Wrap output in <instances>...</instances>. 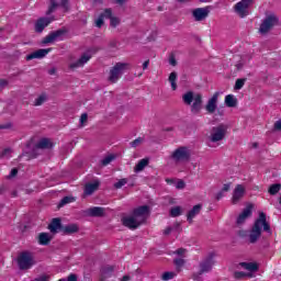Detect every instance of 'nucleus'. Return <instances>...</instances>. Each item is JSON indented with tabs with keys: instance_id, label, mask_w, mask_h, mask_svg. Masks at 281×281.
Returning <instances> with one entry per match:
<instances>
[{
	"instance_id": "9d476101",
	"label": "nucleus",
	"mask_w": 281,
	"mask_h": 281,
	"mask_svg": "<svg viewBox=\"0 0 281 281\" xmlns=\"http://www.w3.org/2000/svg\"><path fill=\"white\" fill-rule=\"evenodd\" d=\"M218 95H221V92H215L205 104V111L210 115L216 113V109H218Z\"/></svg>"
},
{
	"instance_id": "69168bd1",
	"label": "nucleus",
	"mask_w": 281,
	"mask_h": 281,
	"mask_svg": "<svg viewBox=\"0 0 281 281\" xmlns=\"http://www.w3.org/2000/svg\"><path fill=\"white\" fill-rule=\"evenodd\" d=\"M179 1V3H186V1H189V0H177Z\"/></svg>"
},
{
	"instance_id": "4be33fe9",
	"label": "nucleus",
	"mask_w": 281,
	"mask_h": 281,
	"mask_svg": "<svg viewBox=\"0 0 281 281\" xmlns=\"http://www.w3.org/2000/svg\"><path fill=\"white\" fill-rule=\"evenodd\" d=\"M224 103L228 109H234L238 104V99L234 94H227L224 99Z\"/></svg>"
},
{
	"instance_id": "f03ea898",
	"label": "nucleus",
	"mask_w": 281,
	"mask_h": 281,
	"mask_svg": "<svg viewBox=\"0 0 281 281\" xmlns=\"http://www.w3.org/2000/svg\"><path fill=\"white\" fill-rule=\"evenodd\" d=\"M262 231L267 234H271V226L267 222V215L265 213H259V217L255 221V224L249 234V243H257L258 238L262 235Z\"/></svg>"
},
{
	"instance_id": "4d7b16f0",
	"label": "nucleus",
	"mask_w": 281,
	"mask_h": 281,
	"mask_svg": "<svg viewBox=\"0 0 281 281\" xmlns=\"http://www.w3.org/2000/svg\"><path fill=\"white\" fill-rule=\"evenodd\" d=\"M78 277L76 274H70L67 279V281H77Z\"/></svg>"
},
{
	"instance_id": "ea45409f",
	"label": "nucleus",
	"mask_w": 281,
	"mask_h": 281,
	"mask_svg": "<svg viewBox=\"0 0 281 281\" xmlns=\"http://www.w3.org/2000/svg\"><path fill=\"white\" fill-rule=\"evenodd\" d=\"M126 183H128V180L123 178V179L119 180L116 183H114V188H116V190H120V188H124V186H126Z\"/></svg>"
},
{
	"instance_id": "37998d69",
	"label": "nucleus",
	"mask_w": 281,
	"mask_h": 281,
	"mask_svg": "<svg viewBox=\"0 0 281 281\" xmlns=\"http://www.w3.org/2000/svg\"><path fill=\"white\" fill-rule=\"evenodd\" d=\"M175 276H177V273L175 272H165L162 273V280L168 281V280H172V278H175Z\"/></svg>"
},
{
	"instance_id": "0eeeda50",
	"label": "nucleus",
	"mask_w": 281,
	"mask_h": 281,
	"mask_svg": "<svg viewBox=\"0 0 281 281\" xmlns=\"http://www.w3.org/2000/svg\"><path fill=\"white\" fill-rule=\"evenodd\" d=\"M49 1V7L46 12L47 15L52 14L53 12L56 11V9L61 8L64 12H69V1L67 0H48Z\"/></svg>"
},
{
	"instance_id": "13d9d810",
	"label": "nucleus",
	"mask_w": 281,
	"mask_h": 281,
	"mask_svg": "<svg viewBox=\"0 0 281 281\" xmlns=\"http://www.w3.org/2000/svg\"><path fill=\"white\" fill-rule=\"evenodd\" d=\"M19 173V170H16L15 168L11 170L10 177H16V175Z\"/></svg>"
},
{
	"instance_id": "7ed1b4c3",
	"label": "nucleus",
	"mask_w": 281,
	"mask_h": 281,
	"mask_svg": "<svg viewBox=\"0 0 281 281\" xmlns=\"http://www.w3.org/2000/svg\"><path fill=\"white\" fill-rule=\"evenodd\" d=\"M227 128L228 127L225 124L213 126L209 135V142L212 144H218L220 142H223V139L227 137Z\"/></svg>"
},
{
	"instance_id": "dca6fc26",
	"label": "nucleus",
	"mask_w": 281,
	"mask_h": 281,
	"mask_svg": "<svg viewBox=\"0 0 281 281\" xmlns=\"http://www.w3.org/2000/svg\"><path fill=\"white\" fill-rule=\"evenodd\" d=\"M207 14H210V10L207 8H198L192 12L195 21H204V19H207Z\"/></svg>"
},
{
	"instance_id": "0e129e2a",
	"label": "nucleus",
	"mask_w": 281,
	"mask_h": 281,
	"mask_svg": "<svg viewBox=\"0 0 281 281\" xmlns=\"http://www.w3.org/2000/svg\"><path fill=\"white\" fill-rule=\"evenodd\" d=\"M243 68V64H237V69H241Z\"/></svg>"
},
{
	"instance_id": "bf43d9fd",
	"label": "nucleus",
	"mask_w": 281,
	"mask_h": 281,
	"mask_svg": "<svg viewBox=\"0 0 281 281\" xmlns=\"http://www.w3.org/2000/svg\"><path fill=\"white\" fill-rule=\"evenodd\" d=\"M148 65H150V60L144 61L143 69H148Z\"/></svg>"
},
{
	"instance_id": "c9c22d12",
	"label": "nucleus",
	"mask_w": 281,
	"mask_h": 281,
	"mask_svg": "<svg viewBox=\"0 0 281 281\" xmlns=\"http://www.w3.org/2000/svg\"><path fill=\"white\" fill-rule=\"evenodd\" d=\"M104 19H106V15L104 12L95 20V27H102L104 25Z\"/></svg>"
},
{
	"instance_id": "423d86ee",
	"label": "nucleus",
	"mask_w": 281,
	"mask_h": 281,
	"mask_svg": "<svg viewBox=\"0 0 281 281\" xmlns=\"http://www.w3.org/2000/svg\"><path fill=\"white\" fill-rule=\"evenodd\" d=\"M190 155L191 153L188 147H179L172 153L171 159H173V161H176L177 164H180L183 161H189Z\"/></svg>"
},
{
	"instance_id": "864d4df0",
	"label": "nucleus",
	"mask_w": 281,
	"mask_h": 281,
	"mask_svg": "<svg viewBox=\"0 0 281 281\" xmlns=\"http://www.w3.org/2000/svg\"><path fill=\"white\" fill-rule=\"evenodd\" d=\"M225 196V191L221 190L217 194H216V199L217 201H221V199Z\"/></svg>"
},
{
	"instance_id": "4c0bfd02",
	"label": "nucleus",
	"mask_w": 281,
	"mask_h": 281,
	"mask_svg": "<svg viewBox=\"0 0 281 281\" xmlns=\"http://www.w3.org/2000/svg\"><path fill=\"white\" fill-rule=\"evenodd\" d=\"M10 157H12V150L10 148H5L0 155L1 159H10Z\"/></svg>"
},
{
	"instance_id": "338daca9",
	"label": "nucleus",
	"mask_w": 281,
	"mask_h": 281,
	"mask_svg": "<svg viewBox=\"0 0 281 281\" xmlns=\"http://www.w3.org/2000/svg\"><path fill=\"white\" fill-rule=\"evenodd\" d=\"M126 0H116L117 3H124Z\"/></svg>"
},
{
	"instance_id": "cd10ccee",
	"label": "nucleus",
	"mask_w": 281,
	"mask_h": 281,
	"mask_svg": "<svg viewBox=\"0 0 281 281\" xmlns=\"http://www.w3.org/2000/svg\"><path fill=\"white\" fill-rule=\"evenodd\" d=\"M54 144H52V140L48 138H42L40 142L36 144V148L45 149V148H52Z\"/></svg>"
},
{
	"instance_id": "6e6d98bb",
	"label": "nucleus",
	"mask_w": 281,
	"mask_h": 281,
	"mask_svg": "<svg viewBox=\"0 0 281 281\" xmlns=\"http://www.w3.org/2000/svg\"><path fill=\"white\" fill-rule=\"evenodd\" d=\"M169 65H171L172 67H175L177 65V59H175V57H170L169 58Z\"/></svg>"
},
{
	"instance_id": "5701e85b",
	"label": "nucleus",
	"mask_w": 281,
	"mask_h": 281,
	"mask_svg": "<svg viewBox=\"0 0 281 281\" xmlns=\"http://www.w3.org/2000/svg\"><path fill=\"white\" fill-rule=\"evenodd\" d=\"M88 216H102L104 214V209L100 206H93L87 210Z\"/></svg>"
},
{
	"instance_id": "e2e57ef3",
	"label": "nucleus",
	"mask_w": 281,
	"mask_h": 281,
	"mask_svg": "<svg viewBox=\"0 0 281 281\" xmlns=\"http://www.w3.org/2000/svg\"><path fill=\"white\" fill-rule=\"evenodd\" d=\"M193 280H199V274H193Z\"/></svg>"
},
{
	"instance_id": "2eb2a0df",
	"label": "nucleus",
	"mask_w": 281,
	"mask_h": 281,
	"mask_svg": "<svg viewBox=\"0 0 281 281\" xmlns=\"http://www.w3.org/2000/svg\"><path fill=\"white\" fill-rule=\"evenodd\" d=\"M203 106V95L196 93L194 94L193 103H191V112L199 113Z\"/></svg>"
},
{
	"instance_id": "4468645a",
	"label": "nucleus",
	"mask_w": 281,
	"mask_h": 281,
	"mask_svg": "<svg viewBox=\"0 0 281 281\" xmlns=\"http://www.w3.org/2000/svg\"><path fill=\"white\" fill-rule=\"evenodd\" d=\"M54 21V18H40L35 23V32H43Z\"/></svg>"
},
{
	"instance_id": "1a4fd4ad",
	"label": "nucleus",
	"mask_w": 281,
	"mask_h": 281,
	"mask_svg": "<svg viewBox=\"0 0 281 281\" xmlns=\"http://www.w3.org/2000/svg\"><path fill=\"white\" fill-rule=\"evenodd\" d=\"M249 5H251V0H241L235 5V12L241 19L249 15Z\"/></svg>"
},
{
	"instance_id": "9b49d317",
	"label": "nucleus",
	"mask_w": 281,
	"mask_h": 281,
	"mask_svg": "<svg viewBox=\"0 0 281 281\" xmlns=\"http://www.w3.org/2000/svg\"><path fill=\"white\" fill-rule=\"evenodd\" d=\"M245 186L243 184H237L233 191V198H232V203L234 205H236V203L240 202V199H243V196H245Z\"/></svg>"
},
{
	"instance_id": "8fccbe9b",
	"label": "nucleus",
	"mask_w": 281,
	"mask_h": 281,
	"mask_svg": "<svg viewBox=\"0 0 281 281\" xmlns=\"http://www.w3.org/2000/svg\"><path fill=\"white\" fill-rule=\"evenodd\" d=\"M231 188H232V183H225L222 188V192H229Z\"/></svg>"
},
{
	"instance_id": "6ab92c4d",
	"label": "nucleus",
	"mask_w": 281,
	"mask_h": 281,
	"mask_svg": "<svg viewBox=\"0 0 281 281\" xmlns=\"http://www.w3.org/2000/svg\"><path fill=\"white\" fill-rule=\"evenodd\" d=\"M104 15L106 19H110V25L112 27H117V25H120V18L113 16V12L111 11V9H105Z\"/></svg>"
},
{
	"instance_id": "a211bd4d",
	"label": "nucleus",
	"mask_w": 281,
	"mask_h": 281,
	"mask_svg": "<svg viewBox=\"0 0 281 281\" xmlns=\"http://www.w3.org/2000/svg\"><path fill=\"white\" fill-rule=\"evenodd\" d=\"M98 188H100V181L99 180H94V181L86 184V187H85V194L87 196H90V194L94 193L95 190H98Z\"/></svg>"
},
{
	"instance_id": "5fc2aeb1",
	"label": "nucleus",
	"mask_w": 281,
	"mask_h": 281,
	"mask_svg": "<svg viewBox=\"0 0 281 281\" xmlns=\"http://www.w3.org/2000/svg\"><path fill=\"white\" fill-rule=\"evenodd\" d=\"M176 254H177L178 256H184V255H186V249L179 248V249L176 251Z\"/></svg>"
},
{
	"instance_id": "393cba45",
	"label": "nucleus",
	"mask_w": 281,
	"mask_h": 281,
	"mask_svg": "<svg viewBox=\"0 0 281 281\" xmlns=\"http://www.w3.org/2000/svg\"><path fill=\"white\" fill-rule=\"evenodd\" d=\"M201 204H196L193 206V210L189 211L188 213V221L189 223H192L194 217L201 213Z\"/></svg>"
},
{
	"instance_id": "774afa93",
	"label": "nucleus",
	"mask_w": 281,
	"mask_h": 281,
	"mask_svg": "<svg viewBox=\"0 0 281 281\" xmlns=\"http://www.w3.org/2000/svg\"><path fill=\"white\" fill-rule=\"evenodd\" d=\"M59 281H67V280H65V279H60Z\"/></svg>"
},
{
	"instance_id": "58836bf2",
	"label": "nucleus",
	"mask_w": 281,
	"mask_h": 281,
	"mask_svg": "<svg viewBox=\"0 0 281 281\" xmlns=\"http://www.w3.org/2000/svg\"><path fill=\"white\" fill-rule=\"evenodd\" d=\"M170 214L171 216L173 217H177V216H181V207L180 206H175L170 210Z\"/></svg>"
},
{
	"instance_id": "79ce46f5",
	"label": "nucleus",
	"mask_w": 281,
	"mask_h": 281,
	"mask_svg": "<svg viewBox=\"0 0 281 281\" xmlns=\"http://www.w3.org/2000/svg\"><path fill=\"white\" fill-rule=\"evenodd\" d=\"M245 87V79H237L235 82V89L236 91H240Z\"/></svg>"
},
{
	"instance_id": "09e8293b",
	"label": "nucleus",
	"mask_w": 281,
	"mask_h": 281,
	"mask_svg": "<svg viewBox=\"0 0 281 281\" xmlns=\"http://www.w3.org/2000/svg\"><path fill=\"white\" fill-rule=\"evenodd\" d=\"M33 281H49V276L43 274Z\"/></svg>"
},
{
	"instance_id": "c756f323",
	"label": "nucleus",
	"mask_w": 281,
	"mask_h": 281,
	"mask_svg": "<svg viewBox=\"0 0 281 281\" xmlns=\"http://www.w3.org/2000/svg\"><path fill=\"white\" fill-rule=\"evenodd\" d=\"M243 269H246L247 271H258V265L255 262H241L239 263Z\"/></svg>"
},
{
	"instance_id": "de8ad7c7",
	"label": "nucleus",
	"mask_w": 281,
	"mask_h": 281,
	"mask_svg": "<svg viewBox=\"0 0 281 281\" xmlns=\"http://www.w3.org/2000/svg\"><path fill=\"white\" fill-rule=\"evenodd\" d=\"M88 115H87V113H83L82 115H81V117H80V124H81V126H85V123L87 122V120H88Z\"/></svg>"
},
{
	"instance_id": "7c9ffc66",
	"label": "nucleus",
	"mask_w": 281,
	"mask_h": 281,
	"mask_svg": "<svg viewBox=\"0 0 281 281\" xmlns=\"http://www.w3.org/2000/svg\"><path fill=\"white\" fill-rule=\"evenodd\" d=\"M60 228V220L59 218H54L50 224L48 225V229L54 233V232H58V229Z\"/></svg>"
},
{
	"instance_id": "603ef678",
	"label": "nucleus",
	"mask_w": 281,
	"mask_h": 281,
	"mask_svg": "<svg viewBox=\"0 0 281 281\" xmlns=\"http://www.w3.org/2000/svg\"><path fill=\"white\" fill-rule=\"evenodd\" d=\"M274 131H281V120L274 123Z\"/></svg>"
},
{
	"instance_id": "e433bc0d",
	"label": "nucleus",
	"mask_w": 281,
	"mask_h": 281,
	"mask_svg": "<svg viewBox=\"0 0 281 281\" xmlns=\"http://www.w3.org/2000/svg\"><path fill=\"white\" fill-rule=\"evenodd\" d=\"M74 201H76V199H74V196H65L60 203H59V207H63L64 205H67V203H74Z\"/></svg>"
},
{
	"instance_id": "c85d7f7f",
	"label": "nucleus",
	"mask_w": 281,
	"mask_h": 281,
	"mask_svg": "<svg viewBox=\"0 0 281 281\" xmlns=\"http://www.w3.org/2000/svg\"><path fill=\"white\" fill-rule=\"evenodd\" d=\"M50 240H52V235H49L48 233H41L38 236L40 245H49Z\"/></svg>"
},
{
	"instance_id": "72a5a7b5",
	"label": "nucleus",
	"mask_w": 281,
	"mask_h": 281,
	"mask_svg": "<svg viewBox=\"0 0 281 281\" xmlns=\"http://www.w3.org/2000/svg\"><path fill=\"white\" fill-rule=\"evenodd\" d=\"M280 190H281V184L274 183V184L270 186L268 192H269V194L276 195V194H278V192H280Z\"/></svg>"
},
{
	"instance_id": "6e6552de",
	"label": "nucleus",
	"mask_w": 281,
	"mask_h": 281,
	"mask_svg": "<svg viewBox=\"0 0 281 281\" xmlns=\"http://www.w3.org/2000/svg\"><path fill=\"white\" fill-rule=\"evenodd\" d=\"M274 25H278V16L273 14L268 15L260 25V29H259L260 34H267V32H269L271 27H274Z\"/></svg>"
},
{
	"instance_id": "20e7f679",
	"label": "nucleus",
	"mask_w": 281,
	"mask_h": 281,
	"mask_svg": "<svg viewBox=\"0 0 281 281\" xmlns=\"http://www.w3.org/2000/svg\"><path fill=\"white\" fill-rule=\"evenodd\" d=\"M34 255L30 251H24L18 257V266L20 269H32L34 267Z\"/></svg>"
},
{
	"instance_id": "412c9836",
	"label": "nucleus",
	"mask_w": 281,
	"mask_h": 281,
	"mask_svg": "<svg viewBox=\"0 0 281 281\" xmlns=\"http://www.w3.org/2000/svg\"><path fill=\"white\" fill-rule=\"evenodd\" d=\"M63 36V31H56L54 33H50L48 36H46L43 40L44 45H47L48 43H54V41H58Z\"/></svg>"
},
{
	"instance_id": "2f4dec72",
	"label": "nucleus",
	"mask_w": 281,
	"mask_h": 281,
	"mask_svg": "<svg viewBox=\"0 0 281 281\" xmlns=\"http://www.w3.org/2000/svg\"><path fill=\"white\" fill-rule=\"evenodd\" d=\"M169 82L171 85L172 91H177V72H171L169 75Z\"/></svg>"
},
{
	"instance_id": "b1692460",
	"label": "nucleus",
	"mask_w": 281,
	"mask_h": 281,
	"mask_svg": "<svg viewBox=\"0 0 281 281\" xmlns=\"http://www.w3.org/2000/svg\"><path fill=\"white\" fill-rule=\"evenodd\" d=\"M166 182L169 186H175L177 188V190H183V188H186V182L183 180H179V179H166Z\"/></svg>"
},
{
	"instance_id": "a18cd8bd",
	"label": "nucleus",
	"mask_w": 281,
	"mask_h": 281,
	"mask_svg": "<svg viewBox=\"0 0 281 281\" xmlns=\"http://www.w3.org/2000/svg\"><path fill=\"white\" fill-rule=\"evenodd\" d=\"M113 159H115V156H113V155L106 156V157L102 160V166H109V164H111V161H113Z\"/></svg>"
},
{
	"instance_id": "39448f33",
	"label": "nucleus",
	"mask_w": 281,
	"mask_h": 281,
	"mask_svg": "<svg viewBox=\"0 0 281 281\" xmlns=\"http://www.w3.org/2000/svg\"><path fill=\"white\" fill-rule=\"evenodd\" d=\"M128 69V64L126 63H117L113 69L110 70V82H116L122 77V74Z\"/></svg>"
},
{
	"instance_id": "f3484780",
	"label": "nucleus",
	"mask_w": 281,
	"mask_h": 281,
	"mask_svg": "<svg viewBox=\"0 0 281 281\" xmlns=\"http://www.w3.org/2000/svg\"><path fill=\"white\" fill-rule=\"evenodd\" d=\"M252 206L248 205L237 217V225H245V222L251 216Z\"/></svg>"
},
{
	"instance_id": "a878e982",
	"label": "nucleus",
	"mask_w": 281,
	"mask_h": 281,
	"mask_svg": "<svg viewBox=\"0 0 281 281\" xmlns=\"http://www.w3.org/2000/svg\"><path fill=\"white\" fill-rule=\"evenodd\" d=\"M194 92L188 91L182 95V102L187 104L188 106L192 105V102L194 101Z\"/></svg>"
},
{
	"instance_id": "f8f14e48",
	"label": "nucleus",
	"mask_w": 281,
	"mask_h": 281,
	"mask_svg": "<svg viewBox=\"0 0 281 281\" xmlns=\"http://www.w3.org/2000/svg\"><path fill=\"white\" fill-rule=\"evenodd\" d=\"M52 52V48H41L26 56V60H34L35 58H45L47 54Z\"/></svg>"
},
{
	"instance_id": "f704fd0d",
	"label": "nucleus",
	"mask_w": 281,
	"mask_h": 281,
	"mask_svg": "<svg viewBox=\"0 0 281 281\" xmlns=\"http://www.w3.org/2000/svg\"><path fill=\"white\" fill-rule=\"evenodd\" d=\"M175 265L177 268V271H181V267H183V265H186V261L183 260V258L179 257L175 259Z\"/></svg>"
},
{
	"instance_id": "c03bdc74",
	"label": "nucleus",
	"mask_w": 281,
	"mask_h": 281,
	"mask_svg": "<svg viewBox=\"0 0 281 281\" xmlns=\"http://www.w3.org/2000/svg\"><path fill=\"white\" fill-rule=\"evenodd\" d=\"M45 100H47V95H45V94L40 95L35 100V106H41V104H43V102H45Z\"/></svg>"
},
{
	"instance_id": "a19ab883",
	"label": "nucleus",
	"mask_w": 281,
	"mask_h": 281,
	"mask_svg": "<svg viewBox=\"0 0 281 281\" xmlns=\"http://www.w3.org/2000/svg\"><path fill=\"white\" fill-rule=\"evenodd\" d=\"M142 144H144V138L138 137L131 143V146H132V148H137V146H142Z\"/></svg>"
},
{
	"instance_id": "052dcab7",
	"label": "nucleus",
	"mask_w": 281,
	"mask_h": 281,
	"mask_svg": "<svg viewBox=\"0 0 281 281\" xmlns=\"http://www.w3.org/2000/svg\"><path fill=\"white\" fill-rule=\"evenodd\" d=\"M128 280H131V277H128V276H124V277H123V279H122L121 281H128Z\"/></svg>"
},
{
	"instance_id": "473e14b6",
	"label": "nucleus",
	"mask_w": 281,
	"mask_h": 281,
	"mask_svg": "<svg viewBox=\"0 0 281 281\" xmlns=\"http://www.w3.org/2000/svg\"><path fill=\"white\" fill-rule=\"evenodd\" d=\"M64 232H66V234H76V232H78V225L69 224L64 227Z\"/></svg>"
},
{
	"instance_id": "bb28decb",
	"label": "nucleus",
	"mask_w": 281,
	"mask_h": 281,
	"mask_svg": "<svg viewBox=\"0 0 281 281\" xmlns=\"http://www.w3.org/2000/svg\"><path fill=\"white\" fill-rule=\"evenodd\" d=\"M149 161L150 160L148 158L140 159L137 162V165L134 167V172H142V170H144V168H146V166H148Z\"/></svg>"
},
{
	"instance_id": "ddd939ff",
	"label": "nucleus",
	"mask_w": 281,
	"mask_h": 281,
	"mask_svg": "<svg viewBox=\"0 0 281 281\" xmlns=\"http://www.w3.org/2000/svg\"><path fill=\"white\" fill-rule=\"evenodd\" d=\"M91 60V53H85L76 63L70 64V69H78V67H85L87 63Z\"/></svg>"
},
{
	"instance_id": "680f3d73",
	"label": "nucleus",
	"mask_w": 281,
	"mask_h": 281,
	"mask_svg": "<svg viewBox=\"0 0 281 281\" xmlns=\"http://www.w3.org/2000/svg\"><path fill=\"white\" fill-rule=\"evenodd\" d=\"M170 232H172V228L168 227V228L165 231V234L168 235V234H170Z\"/></svg>"
},
{
	"instance_id": "f257e3e1",
	"label": "nucleus",
	"mask_w": 281,
	"mask_h": 281,
	"mask_svg": "<svg viewBox=\"0 0 281 281\" xmlns=\"http://www.w3.org/2000/svg\"><path fill=\"white\" fill-rule=\"evenodd\" d=\"M148 214H150V210L147 205H143L135 209L133 215L123 217L122 223L125 227H128V229H137L139 225L146 223Z\"/></svg>"
},
{
	"instance_id": "49530a36",
	"label": "nucleus",
	"mask_w": 281,
	"mask_h": 281,
	"mask_svg": "<svg viewBox=\"0 0 281 281\" xmlns=\"http://www.w3.org/2000/svg\"><path fill=\"white\" fill-rule=\"evenodd\" d=\"M102 273L103 276H106V273H113V266H108L103 268Z\"/></svg>"
},
{
	"instance_id": "3c124183",
	"label": "nucleus",
	"mask_w": 281,
	"mask_h": 281,
	"mask_svg": "<svg viewBox=\"0 0 281 281\" xmlns=\"http://www.w3.org/2000/svg\"><path fill=\"white\" fill-rule=\"evenodd\" d=\"M247 276V273L243 272V271H237L235 272V278L239 279V278H245Z\"/></svg>"
},
{
	"instance_id": "aec40b11",
	"label": "nucleus",
	"mask_w": 281,
	"mask_h": 281,
	"mask_svg": "<svg viewBox=\"0 0 281 281\" xmlns=\"http://www.w3.org/2000/svg\"><path fill=\"white\" fill-rule=\"evenodd\" d=\"M214 262H212V259H206L200 265L199 276H202V273H207L209 271H212V266Z\"/></svg>"
}]
</instances>
